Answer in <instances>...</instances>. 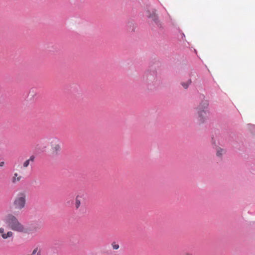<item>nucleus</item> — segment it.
Returning a JSON list of instances; mask_svg holds the SVG:
<instances>
[{"mask_svg": "<svg viewBox=\"0 0 255 255\" xmlns=\"http://www.w3.org/2000/svg\"><path fill=\"white\" fill-rule=\"evenodd\" d=\"M224 153V150L220 147L217 149L216 155L217 156L221 157Z\"/></svg>", "mask_w": 255, "mask_h": 255, "instance_id": "9b49d317", "label": "nucleus"}, {"mask_svg": "<svg viewBox=\"0 0 255 255\" xmlns=\"http://www.w3.org/2000/svg\"><path fill=\"white\" fill-rule=\"evenodd\" d=\"M35 157L33 155L31 156L29 159L25 160L23 163V167L25 168L28 166L30 163L33 162Z\"/></svg>", "mask_w": 255, "mask_h": 255, "instance_id": "0eeeda50", "label": "nucleus"}, {"mask_svg": "<svg viewBox=\"0 0 255 255\" xmlns=\"http://www.w3.org/2000/svg\"><path fill=\"white\" fill-rule=\"evenodd\" d=\"M185 255H192V254L191 253H186L185 254Z\"/></svg>", "mask_w": 255, "mask_h": 255, "instance_id": "2eb2a0df", "label": "nucleus"}, {"mask_svg": "<svg viewBox=\"0 0 255 255\" xmlns=\"http://www.w3.org/2000/svg\"><path fill=\"white\" fill-rule=\"evenodd\" d=\"M4 162H3V161L0 162V167L3 166L4 165Z\"/></svg>", "mask_w": 255, "mask_h": 255, "instance_id": "4468645a", "label": "nucleus"}, {"mask_svg": "<svg viewBox=\"0 0 255 255\" xmlns=\"http://www.w3.org/2000/svg\"><path fill=\"white\" fill-rule=\"evenodd\" d=\"M27 255H41V249L40 247L37 246L34 248L31 254Z\"/></svg>", "mask_w": 255, "mask_h": 255, "instance_id": "1a4fd4ad", "label": "nucleus"}, {"mask_svg": "<svg viewBox=\"0 0 255 255\" xmlns=\"http://www.w3.org/2000/svg\"><path fill=\"white\" fill-rule=\"evenodd\" d=\"M112 246L113 249H114V250H118L119 248V245L116 244L115 243H113L112 244Z\"/></svg>", "mask_w": 255, "mask_h": 255, "instance_id": "ddd939ff", "label": "nucleus"}, {"mask_svg": "<svg viewBox=\"0 0 255 255\" xmlns=\"http://www.w3.org/2000/svg\"><path fill=\"white\" fill-rule=\"evenodd\" d=\"M0 234L2 239H7L8 238H11L13 236V234L11 231H8L6 233H4V229L3 228H0Z\"/></svg>", "mask_w": 255, "mask_h": 255, "instance_id": "39448f33", "label": "nucleus"}, {"mask_svg": "<svg viewBox=\"0 0 255 255\" xmlns=\"http://www.w3.org/2000/svg\"><path fill=\"white\" fill-rule=\"evenodd\" d=\"M146 15L149 18H150L152 20L155 22L157 20V16L154 10L151 11L147 10L146 12Z\"/></svg>", "mask_w": 255, "mask_h": 255, "instance_id": "423d86ee", "label": "nucleus"}, {"mask_svg": "<svg viewBox=\"0 0 255 255\" xmlns=\"http://www.w3.org/2000/svg\"><path fill=\"white\" fill-rule=\"evenodd\" d=\"M208 102L202 96L199 105L196 108V123L199 125L202 124L205 122L208 118Z\"/></svg>", "mask_w": 255, "mask_h": 255, "instance_id": "f03ea898", "label": "nucleus"}, {"mask_svg": "<svg viewBox=\"0 0 255 255\" xmlns=\"http://www.w3.org/2000/svg\"><path fill=\"white\" fill-rule=\"evenodd\" d=\"M21 179V176L19 175L18 173H15L11 178V182L12 183L15 184L19 182Z\"/></svg>", "mask_w": 255, "mask_h": 255, "instance_id": "6e6552de", "label": "nucleus"}, {"mask_svg": "<svg viewBox=\"0 0 255 255\" xmlns=\"http://www.w3.org/2000/svg\"><path fill=\"white\" fill-rule=\"evenodd\" d=\"M82 197L80 195H77L75 199V206L76 209H78L81 206Z\"/></svg>", "mask_w": 255, "mask_h": 255, "instance_id": "9d476101", "label": "nucleus"}, {"mask_svg": "<svg viewBox=\"0 0 255 255\" xmlns=\"http://www.w3.org/2000/svg\"><path fill=\"white\" fill-rule=\"evenodd\" d=\"M191 83V80L190 79L188 80L187 82L185 83V82H182L181 83V85H182V86L185 88V89H187L189 85Z\"/></svg>", "mask_w": 255, "mask_h": 255, "instance_id": "f8f14e48", "label": "nucleus"}, {"mask_svg": "<svg viewBox=\"0 0 255 255\" xmlns=\"http://www.w3.org/2000/svg\"><path fill=\"white\" fill-rule=\"evenodd\" d=\"M3 221L7 227L13 231L19 233H26L27 229L18 219L11 213L7 214Z\"/></svg>", "mask_w": 255, "mask_h": 255, "instance_id": "f257e3e1", "label": "nucleus"}, {"mask_svg": "<svg viewBox=\"0 0 255 255\" xmlns=\"http://www.w3.org/2000/svg\"><path fill=\"white\" fill-rule=\"evenodd\" d=\"M26 204V194L25 191H20L16 193L12 202L14 209L20 211L24 209Z\"/></svg>", "mask_w": 255, "mask_h": 255, "instance_id": "7ed1b4c3", "label": "nucleus"}, {"mask_svg": "<svg viewBox=\"0 0 255 255\" xmlns=\"http://www.w3.org/2000/svg\"><path fill=\"white\" fill-rule=\"evenodd\" d=\"M49 144L51 154L52 156L59 155L61 149L59 140L55 137L52 138L49 140Z\"/></svg>", "mask_w": 255, "mask_h": 255, "instance_id": "20e7f679", "label": "nucleus"}]
</instances>
